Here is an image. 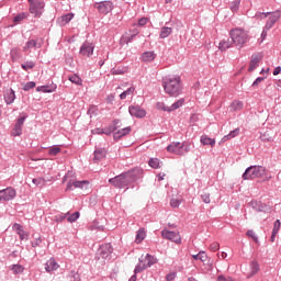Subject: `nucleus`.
<instances>
[{"instance_id":"nucleus-1","label":"nucleus","mask_w":281,"mask_h":281,"mask_svg":"<svg viewBox=\"0 0 281 281\" xmlns=\"http://www.w3.org/2000/svg\"><path fill=\"white\" fill-rule=\"evenodd\" d=\"M137 175H139V169H132L114 178H110L109 183H111V186H113L114 188H119V190H123V188H126V190H128V186L137 181Z\"/></svg>"},{"instance_id":"nucleus-2","label":"nucleus","mask_w":281,"mask_h":281,"mask_svg":"<svg viewBox=\"0 0 281 281\" xmlns=\"http://www.w3.org/2000/svg\"><path fill=\"white\" fill-rule=\"evenodd\" d=\"M162 87H164L165 93H167L171 98H179V95H181V91H183L180 76L165 77L162 79Z\"/></svg>"},{"instance_id":"nucleus-3","label":"nucleus","mask_w":281,"mask_h":281,"mask_svg":"<svg viewBox=\"0 0 281 281\" xmlns=\"http://www.w3.org/2000/svg\"><path fill=\"white\" fill-rule=\"evenodd\" d=\"M229 36L233 41V45H236L238 49H243L246 43L249 41V34L244 29H233L229 31Z\"/></svg>"},{"instance_id":"nucleus-4","label":"nucleus","mask_w":281,"mask_h":281,"mask_svg":"<svg viewBox=\"0 0 281 281\" xmlns=\"http://www.w3.org/2000/svg\"><path fill=\"white\" fill-rule=\"evenodd\" d=\"M191 144L190 142H173L167 146L168 153H172L173 155H179L183 157V155H188L190 153Z\"/></svg>"},{"instance_id":"nucleus-5","label":"nucleus","mask_w":281,"mask_h":281,"mask_svg":"<svg viewBox=\"0 0 281 281\" xmlns=\"http://www.w3.org/2000/svg\"><path fill=\"white\" fill-rule=\"evenodd\" d=\"M267 175V168L262 166H250L243 173V179L249 181V179H260Z\"/></svg>"},{"instance_id":"nucleus-6","label":"nucleus","mask_w":281,"mask_h":281,"mask_svg":"<svg viewBox=\"0 0 281 281\" xmlns=\"http://www.w3.org/2000/svg\"><path fill=\"white\" fill-rule=\"evenodd\" d=\"M267 16H269L265 27L266 30H271V27H273V25H276V23H278V21H280L281 18V11L277 10L274 12H266V13H256V18L257 19H267Z\"/></svg>"},{"instance_id":"nucleus-7","label":"nucleus","mask_w":281,"mask_h":281,"mask_svg":"<svg viewBox=\"0 0 281 281\" xmlns=\"http://www.w3.org/2000/svg\"><path fill=\"white\" fill-rule=\"evenodd\" d=\"M30 12L34 15L35 19H38L45 12V1L43 0H29Z\"/></svg>"},{"instance_id":"nucleus-8","label":"nucleus","mask_w":281,"mask_h":281,"mask_svg":"<svg viewBox=\"0 0 281 281\" xmlns=\"http://www.w3.org/2000/svg\"><path fill=\"white\" fill-rule=\"evenodd\" d=\"M184 103H186V99H179L170 106H166L165 102H158L156 106L158 111H167L168 113H172V111H177V109H181V106H183Z\"/></svg>"},{"instance_id":"nucleus-9","label":"nucleus","mask_w":281,"mask_h":281,"mask_svg":"<svg viewBox=\"0 0 281 281\" xmlns=\"http://www.w3.org/2000/svg\"><path fill=\"white\" fill-rule=\"evenodd\" d=\"M94 8H95V10H98V12L100 14L106 15V14H109V12L113 11V2H111V1L95 2Z\"/></svg>"},{"instance_id":"nucleus-10","label":"nucleus","mask_w":281,"mask_h":281,"mask_svg":"<svg viewBox=\"0 0 281 281\" xmlns=\"http://www.w3.org/2000/svg\"><path fill=\"white\" fill-rule=\"evenodd\" d=\"M16 196V190L12 187L0 190V201H12Z\"/></svg>"},{"instance_id":"nucleus-11","label":"nucleus","mask_w":281,"mask_h":281,"mask_svg":"<svg viewBox=\"0 0 281 281\" xmlns=\"http://www.w3.org/2000/svg\"><path fill=\"white\" fill-rule=\"evenodd\" d=\"M161 236H162V238H166L167 240H171V243L181 245V235H179V233H177V232L164 229L161 232Z\"/></svg>"},{"instance_id":"nucleus-12","label":"nucleus","mask_w":281,"mask_h":281,"mask_svg":"<svg viewBox=\"0 0 281 281\" xmlns=\"http://www.w3.org/2000/svg\"><path fill=\"white\" fill-rule=\"evenodd\" d=\"M98 254L103 260H109L111 258V254H113V246H111V244L101 245Z\"/></svg>"},{"instance_id":"nucleus-13","label":"nucleus","mask_w":281,"mask_h":281,"mask_svg":"<svg viewBox=\"0 0 281 281\" xmlns=\"http://www.w3.org/2000/svg\"><path fill=\"white\" fill-rule=\"evenodd\" d=\"M25 120H26V116H22V117L18 119V121L11 132V135L13 137H20V135L23 134V124H25Z\"/></svg>"},{"instance_id":"nucleus-14","label":"nucleus","mask_w":281,"mask_h":281,"mask_svg":"<svg viewBox=\"0 0 281 281\" xmlns=\"http://www.w3.org/2000/svg\"><path fill=\"white\" fill-rule=\"evenodd\" d=\"M79 188L80 190H85V188H89V181L81 180V181H71L69 180L66 187V190H76Z\"/></svg>"},{"instance_id":"nucleus-15","label":"nucleus","mask_w":281,"mask_h":281,"mask_svg":"<svg viewBox=\"0 0 281 281\" xmlns=\"http://www.w3.org/2000/svg\"><path fill=\"white\" fill-rule=\"evenodd\" d=\"M93 49H95V46L89 42H85L79 50V54L81 56H87V58H90V56H93Z\"/></svg>"},{"instance_id":"nucleus-16","label":"nucleus","mask_w":281,"mask_h":281,"mask_svg":"<svg viewBox=\"0 0 281 281\" xmlns=\"http://www.w3.org/2000/svg\"><path fill=\"white\" fill-rule=\"evenodd\" d=\"M128 113L132 115V117H146V110L142 109L139 105H131L128 108Z\"/></svg>"},{"instance_id":"nucleus-17","label":"nucleus","mask_w":281,"mask_h":281,"mask_svg":"<svg viewBox=\"0 0 281 281\" xmlns=\"http://www.w3.org/2000/svg\"><path fill=\"white\" fill-rule=\"evenodd\" d=\"M42 47L43 44L41 42H37L36 40H29L23 46L22 50L30 54L33 49H41Z\"/></svg>"},{"instance_id":"nucleus-18","label":"nucleus","mask_w":281,"mask_h":281,"mask_svg":"<svg viewBox=\"0 0 281 281\" xmlns=\"http://www.w3.org/2000/svg\"><path fill=\"white\" fill-rule=\"evenodd\" d=\"M5 104L10 105L16 100V93L12 88L7 89L3 93Z\"/></svg>"},{"instance_id":"nucleus-19","label":"nucleus","mask_w":281,"mask_h":281,"mask_svg":"<svg viewBox=\"0 0 281 281\" xmlns=\"http://www.w3.org/2000/svg\"><path fill=\"white\" fill-rule=\"evenodd\" d=\"M59 267H60V265H58V262H56V259L50 258L45 263V271H47V273H52V271H57V269Z\"/></svg>"},{"instance_id":"nucleus-20","label":"nucleus","mask_w":281,"mask_h":281,"mask_svg":"<svg viewBox=\"0 0 281 281\" xmlns=\"http://www.w3.org/2000/svg\"><path fill=\"white\" fill-rule=\"evenodd\" d=\"M155 58H157V54H155V52H153V50L144 52L140 55V60L143 63H153V60H155Z\"/></svg>"},{"instance_id":"nucleus-21","label":"nucleus","mask_w":281,"mask_h":281,"mask_svg":"<svg viewBox=\"0 0 281 281\" xmlns=\"http://www.w3.org/2000/svg\"><path fill=\"white\" fill-rule=\"evenodd\" d=\"M58 89V86L56 83L46 85V86H40L36 88V91H40L42 93H54Z\"/></svg>"},{"instance_id":"nucleus-22","label":"nucleus","mask_w":281,"mask_h":281,"mask_svg":"<svg viewBox=\"0 0 281 281\" xmlns=\"http://www.w3.org/2000/svg\"><path fill=\"white\" fill-rule=\"evenodd\" d=\"M131 131H132L131 126L122 128L114 133L113 138L117 142V139H122V137L128 135V133H131Z\"/></svg>"},{"instance_id":"nucleus-23","label":"nucleus","mask_w":281,"mask_h":281,"mask_svg":"<svg viewBox=\"0 0 281 281\" xmlns=\"http://www.w3.org/2000/svg\"><path fill=\"white\" fill-rule=\"evenodd\" d=\"M200 142L203 144V146H212V148L216 146V139L210 138L207 135H202Z\"/></svg>"},{"instance_id":"nucleus-24","label":"nucleus","mask_w":281,"mask_h":281,"mask_svg":"<svg viewBox=\"0 0 281 281\" xmlns=\"http://www.w3.org/2000/svg\"><path fill=\"white\" fill-rule=\"evenodd\" d=\"M106 157V149L104 148H95L94 150V161H102Z\"/></svg>"},{"instance_id":"nucleus-25","label":"nucleus","mask_w":281,"mask_h":281,"mask_svg":"<svg viewBox=\"0 0 281 281\" xmlns=\"http://www.w3.org/2000/svg\"><path fill=\"white\" fill-rule=\"evenodd\" d=\"M259 64H260V56L252 55L250 64H249L248 71H255V69L258 67Z\"/></svg>"},{"instance_id":"nucleus-26","label":"nucleus","mask_w":281,"mask_h":281,"mask_svg":"<svg viewBox=\"0 0 281 281\" xmlns=\"http://www.w3.org/2000/svg\"><path fill=\"white\" fill-rule=\"evenodd\" d=\"M71 19H74V13H67L58 18L57 22L59 23V25H67V23H69Z\"/></svg>"},{"instance_id":"nucleus-27","label":"nucleus","mask_w":281,"mask_h":281,"mask_svg":"<svg viewBox=\"0 0 281 281\" xmlns=\"http://www.w3.org/2000/svg\"><path fill=\"white\" fill-rule=\"evenodd\" d=\"M234 44V42H233V40L232 41H229V40H223V41H221L220 42V44H218V49L221 50V52H227V49H229V47H232V45Z\"/></svg>"},{"instance_id":"nucleus-28","label":"nucleus","mask_w":281,"mask_h":281,"mask_svg":"<svg viewBox=\"0 0 281 281\" xmlns=\"http://www.w3.org/2000/svg\"><path fill=\"white\" fill-rule=\"evenodd\" d=\"M9 269H10V271H12V273H13L14 276H19V274L23 273V271H25V268H24L22 265H19V263H16V265H11V266L9 267Z\"/></svg>"},{"instance_id":"nucleus-29","label":"nucleus","mask_w":281,"mask_h":281,"mask_svg":"<svg viewBox=\"0 0 281 281\" xmlns=\"http://www.w3.org/2000/svg\"><path fill=\"white\" fill-rule=\"evenodd\" d=\"M145 266L148 268L153 267V265H157V258L155 256L147 254L145 257Z\"/></svg>"},{"instance_id":"nucleus-30","label":"nucleus","mask_w":281,"mask_h":281,"mask_svg":"<svg viewBox=\"0 0 281 281\" xmlns=\"http://www.w3.org/2000/svg\"><path fill=\"white\" fill-rule=\"evenodd\" d=\"M238 135H240V128H235L231 131L228 135H225L222 138V142H227V139H234V137H238Z\"/></svg>"},{"instance_id":"nucleus-31","label":"nucleus","mask_w":281,"mask_h":281,"mask_svg":"<svg viewBox=\"0 0 281 281\" xmlns=\"http://www.w3.org/2000/svg\"><path fill=\"white\" fill-rule=\"evenodd\" d=\"M260 271V265L258 263V261H252L250 263V274L248 276V278H252V276H256V273H258Z\"/></svg>"},{"instance_id":"nucleus-32","label":"nucleus","mask_w":281,"mask_h":281,"mask_svg":"<svg viewBox=\"0 0 281 281\" xmlns=\"http://www.w3.org/2000/svg\"><path fill=\"white\" fill-rule=\"evenodd\" d=\"M144 238H146V229L139 228L136 233L135 243H137L139 245V243H142V240H144Z\"/></svg>"},{"instance_id":"nucleus-33","label":"nucleus","mask_w":281,"mask_h":281,"mask_svg":"<svg viewBox=\"0 0 281 281\" xmlns=\"http://www.w3.org/2000/svg\"><path fill=\"white\" fill-rule=\"evenodd\" d=\"M172 34V27L164 26L160 29V38H168Z\"/></svg>"},{"instance_id":"nucleus-34","label":"nucleus","mask_w":281,"mask_h":281,"mask_svg":"<svg viewBox=\"0 0 281 281\" xmlns=\"http://www.w3.org/2000/svg\"><path fill=\"white\" fill-rule=\"evenodd\" d=\"M10 57L13 63H16V60L21 58V53L19 52V48H12L10 52Z\"/></svg>"},{"instance_id":"nucleus-35","label":"nucleus","mask_w":281,"mask_h":281,"mask_svg":"<svg viewBox=\"0 0 281 281\" xmlns=\"http://www.w3.org/2000/svg\"><path fill=\"white\" fill-rule=\"evenodd\" d=\"M27 16H30V13L22 12V13H19L18 15H15L13 21H14V23H21V21H25V19H27Z\"/></svg>"},{"instance_id":"nucleus-36","label":"nucleus","mask_w":281,"mask_h":281,"mask_svg":"<svg viewBox=\"0 0 281 281\" xmlns=\"http://www.w3.org/2000/svg\"><path fill=\"white\" fill-rule=\"evenodd\" d=\"M68 80L72 82V85H77L78 87H81L82 85V79L78 75H72L68 77Z\"/></svg>"},{"instance_id":"nucleus-37","label":"nucleus","mask_w":281,"mask_h":281,"mask_svg":"<svg viewBox=\"0 0 281 281\" xmlns=\"http://www.w3.org/2000/svg\"><path fill=\"white\" fill-rule=\"evenodd\" d=\"M135 93V87H130L127 90L120 94L121 100H126L127 95H133Z\"/></svg>"},{"instance_id":"nucleus-38","label":"nucleus","mask_w":281,"mask_h":281,"mask_svg":"<svg viewBox=\"0 0 281 281\" xmlns=\"http://www.w3.org/2000/svg\"><path fill=\"white\" fill-rule=\"evenodd\" d=\"M259 139L263 143H269V142H273V136H271L269 132H266L260 135Z\"/></svg>"},{"instance_id":"nucleus-39","label":"nucleus","mask_w":281,"mask_h":281,"mask_svg":"<svg viewBox=\"0 0 281 281\" xmlns=\"http://www.w3.org/2000/svg\"><path fill=\"white\" fill-rule=\"evenodd\" d=\"M68 216H69V212L59 213V214L54 216V221H55V223H63V221H65V218H67Z\"/></svg>"},{"instance_id":"nucleus-40","label":"nucleus","mask_w":281,"mask_h":281,"mask_svg":"<svg viewBox=\"0 0 281 281\" xmlns=\"http://www.w3.org/2000/svg\"><path fill=\"white\" fill-rule=\"evenodd\" d=\"M21 67L24 69V71H29V69H34V67H36V63H34L33 60L25 61L21 64Z\"/></svg>"},{"instance_id":"nucleus-41","label":"nucleus","mask_w":281,"mask_h":281,"mask_svg":"<svg viewBox=\"0 0 281 281\" xmlns=\"http://www.w3.org/2000/svg\"><path fill=\"white\" fill-rule=\"evenodd\" d=\"M68 223H76L78 218H80V212L69 213V215L66 217Z\"/></svg>"},{"instance_id":"nucleus-42","label":"nucleus","mask_w":281,"mask_h":281,"mask_svg":"<svg viewBox=\"0 0 281 281\" xmlns=\"http://www.w3.org/2000/svg\"><path fill=\"white\" fill-rule=\"evenodd\" d=\"M139 262H144V260L139 259ZM145 269H148L145 263H138L134 269V276H137V273H142V271H145Z\"/></svg>"},{"instance_id":"nucleus-43","label":"nucleus","mask_w":281,"mask_h":281,"mask_svg":"<svg viewBox=\"0 0 281 281\" xmlns=\"http://www.w3.org/2000/svg\"><path fill=\"white\" fill-rule=\"evenodd\" d=\"M193 260H201V262H205V260H207V255L204 251H200L198 255H193Z\"/></svg>"},{"instance_id":"nucleus-44","label":"nucleus","mask_w":281,"mask_h":281,"mask_svg":"<svg viewBox=\"0 0 281 281\" xmlns=\"http://www.w3.org/2000/svg\"><path fill=\"white\" fill-rule=\"evenodd\" d=\"M254 210H256V212H267V204H265L262 202H259V203L256 202Z\"/></svg>"},{"instance_id":"nucleus-45","label":"nucleus","mask_w":281,"mask_h":281,"mask_svg":"<svg viewBox=\"0 0 281 281\" xmlns=\"http://www.w3.org/2000/svg\"><path fill=\"white\" fill-rule=\"evenodd\" d=\"M32 183H34V186H36L37 188H44V186H45V178H34L32 180Z\"/></svg>"},{"instance_id":"nucleus-46","label":"nucleus","mask_w":281,"mask_h":281,"mask_svg":"<svg viewBox=\"0 0 281 281\" xmlns=\"http://www.w3.org/2000/svg\"><path fill=\"white\" fill-rule=\"evenodd\" d=\"M159 164L160 162L158 158H151L148 161V166H150V168H154L155 170H157V168H160Z\"/></svg>"},{"instance_id":"nucleus-47","label":"nucleus","mask_w":281,"mask_h":281,"mask_svg":"<svg viewBox=\"0 0 281 281\" xmlns=\"http://www.w3.org/2000/svg\"><path fill=\"white\" fill-rule=\"evenodd\" d=\"M231 10L232 12H238V10L240 9V0H235L233 2H231Z\"/></svg>"},{"instance_id":"nucleus-48","label":"nucleus","mask_w":281,"mask_h":281,"mask_svg":"<svg viewBox=\"0 0 281 281\" xmlns=\"http://www.w3.org/2000/svg\"><path fill=\"white\" fill-rule=\"evenodd\" d=\"M126 72V69L124 68H113L111 70L112 76H123V74Z\"/></svg>"},{"instance_id":"nucleus-49","label":"nucleus","mask_w":281,"mask_h":281,"mask_svg":"<svg viewBox=\"0 0 281 281\" xmlns=\"http://www.w3.org/2000/svg\"><path fill=\"white\" fill-rule=\"evenodd\" d=\"M36 87V82L34 81H29L24 85L23 91H30V89H34Z\"/></svg>"},{"instance_id":"nucleus-50","label":"nucleus","mask_w":281,"mask_h":281,"mask_svg":"<svg viewBox=\"0 0 281 281\" xmlns=\"http://www.w3.org/2000/svg\"><path fill=\"white\" fill-rule=\"evenodd\" d=\"M68 277L71 278L74 281H80V273H78L77 271H70Z\"/></svg>"},{"instance_id":"nucleus-51","label":"nucleus","mask_w":281,"mask_h":281,"mask_svg":"<svg viewBox=\"0 0 281 281\" xmlns=\"http://www.w3.org/2000/svg\"><path fill=\"white\" fill-rule=\"evenodd\" d=\"M58 153H60V147L58 146H54L53 148L49 149L48 154L52 157H56V155H58Z\"/></svg>"},{"instance_id":"nucleus-52","label":"nucleus","mask_w":281,"mask_h":281,"mask_svg":"<svg viewBox=\"0 0 281 281\" xmlns=\"http://www.w3.org/2000/svg\"><path fill=\"white\" fill-rule=\"evenodd\" d=\"M280 226H281L280 220H277V221L274 222V224H273V229H272V232H273L274 234H278V232H280Z\"/></svg>"},{"instance_id":"nucleus-53","label":"nucleus","mask_w":281,"mask_h":281,"mask_svg":"<svg viewBox=\"0 0 281 281\" xmlns=\"http://www.w3.org/2000/svg\"><path fill=\"white\" fill-rule=\"evenodd\" d=\"M247 236H249L250 238H252V240L255 243H258V237L256 236V233L251 229L247 231Z\"/></svg>"},{"instance_id":"nucleus-54","label":"nucleus","mask_w":281,"mask_h":281,"mask_svg":"<svg viewBox=\"0 0 281 281\" xmlns=\"http://www.w3.org/2000/svg\"><path fill=\"white\" fill-rule=\"evenodd\" d=\"M43 243V239H41V237L36 238L35 240H33L31 243L32 247L36 248V247H41V244Z\"/></svg>"},{"instance_id":"nucleus-55","label":"nucleus","mask_w":281,"mask_h":281,"mask_svg":"<svg viewBox=\"0 0 281 281\" xmlns=\"http://www.w3.org/2000/svg\"><path fill=\"white\" fill-rule=\"evenodd\" d=\"M201 199H202L203 203H211L210 193H202Z\"/></svg>"},{"instance_id":"nucleus-56","label":"nucleus","mask_w":281,"mask_h":281,"mask_svg":"<svg viewBox=\"0 0 281 281\" xmlns=\"http://www.w3.org/2000/svg\"><path fill=\"white\" fill-rule=\"evenodd\" d=\"M170 205L171 207H179V205H181V201L177 199H171Z\"/></svg>"},{"instance_id":"nucleus-57","label":"nucleus","mask_w":281,"mask_h":281,"mask_svg":"<svg viewBox=\"0 0 281 281\" xmlns=\"http://www.w3.org/2000/svg\"><path fill=\"white\" fill-rule=\"evenodd\" d=\"M175 278H177V273L176 272H170L166 276V280L167 281H172L175 280Z\"/></svg>"},{"instance_id":"nucleus-58","label":"nucleus","mask_w":281,"mask_h":281,"mask_svg":"<svg viewBox=\"0 0 281 281\" xmlns=\"http://www.w3.org/2000/svg\"><path fill=\"white\" fill-rule=\"evenodd\" d=\"M270 29H267V26L263 27L262 33H261V43L267 38V34Z\"/></svg>"},{"instance_id":"nucleus-59","label":"nucleus","mask_w":281,"mask_h":281,"mask_svg":"<svg viewBox=\"0 0 281 281\" xmlns=\"http://www.w3.org/2000/svg\"><path fill=\"white\" fill-rule=\"evenodd\" d=\"M146 23H148L147 18H140V19L138 20V25H139L140 27H144V25H146Z\"/></svg>"},{"instance_id":"nucleus-60","label":"nucleus","mask_w":281,"mask_h":281,"mask_svg":"<svg viewBox=\"0 0 281 281\" xmlns=\"http://www.w3.org/2000/svg\"><path fill=\"white\" fill-rule=\"evenodd\" d=\"M265 80V77H258L254 82H252V87H258V85H260V82H262Z\"/></svg>"},{"instance_id":"nucleus-61","label":"nucleus","mask_w":281,"mask_h":281,"mask_svg":"<svg viewBox=\"0 0 281 281\" xmlns=\"http://www.w3.org/2000/svg\"><path fill=\"white\" fill-rule=\"evenodd\" d=\"M13 228L19 233L23 232V226L21 224H14Z\"/></svg>"},{"instance_id":"nucleus-62","label":"nucleus","mask_w":281,"mask_h":281,"mask_svg":"<svg viewBox=\"0 0 281 281\" xmlns=\"http://www.w3.org/2000/svg\"><path fill=\"white\" fill-rule=\"evenodd\" d=\"M211 251H218V243H213L210 246Z\"/></svg>"},{"instance_id":"nucleus-63","label":"nucleus","mask_w":281,"mask_h":281,"mask_svg":"<svg viewBox=\"0 0 281 281\" xmlns=\"http://www.w3.org/2000/svg\"><path fill=\"white\" fill-rule=\"evenodd\" d=\"M233 106H235V109H241V108H243V102H240V101H234V102H233Z\"/></svg>"},{"instance_id":"nucleus-64","label":"nucleus","mask_w":281,"mask_h":281,"mask_svg":"<svg viewBox=\"0 0 281 281\" xmlns=\"http://www.w3.org/2000/svg\"><path fill=\"white\" fill-rule=\"evenodd\" d=\"M217 281H234L233 279H226L225 276H218Z\"/></svg>"}]
</instances>
